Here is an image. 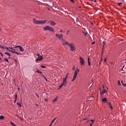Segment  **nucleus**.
Masks as SVG:
<instances>
[{
  "instance_id": "obj_1",
  "label": "nucleus",
  "mask_w": 126,
  "mask_h": 126,
  "mask_svg": "<svg viewBox=\"0 0 126 126\" xmlns=\"http://www.w3.org/2000/svg\"><path fill=\"white\" fill-rule=\"evenodd\" d=\"M33 22L36 25H42L45 24L47 22V20H38L36 19H33Z\"/></svg>"
},
{
  "instance_id": "obj_2",
  "label": "nucleus",
  "mask_w": 126,
  "mask_h": 126,
  "mask_svg": "<svg viewBox=\"0 0 126 126\" xmlns=\"http://www.w3.org/2000/svg\"><path fill=\"white\" fill-rule=\"evenodd\" d=\"M78 72H79V69H76L75 70L74 75H73V78L72 79V82H73L75 80V79H76V77H77V74Z\"/></svg>"
},
{
  "instance_id": "obj_3",
  "label": "nucleus",
  "mask_w": 126,
  "mask_h": 126,
  "mask_svg": "<svg viewBox=\"0 0 126 126\" xmlns=\"http://www.w3.org/2000/svg\"><path fill=\"white\" fill-rule=\"evenodd\" d=\"M43 29H44V31H51V32H54V29H53L52 27H51L48 26L43 27Z\"/></svg>"
},
{
  "instance_id": "obj_4",
  "label": "nucleus",
  "mask_w": 126,
  "mask_h": 126,
  "mask_svg": "<svg viewBox=\"0 0 126 126\" xmlns=\"http://www.w3.org/2000/svg\"><path fill=\"white\" fill-rule=\"evenodd\" d=\"M55 36L56 37V38H58L60 40H61V41H62V40L63 39V34H56Z\"/></svg>"
},
{
  "instance_id": "obj_5",
  "label": "nucleus",
  "mask_w": 126,
  "mask_h": 126,
  "mask_svg": "<svg viewBox=\"0 0 126 126\" xmlns=\"http://www.w3.org/2000/svg\"><path fill=\"white\" fill-rule=\"evenodd\" d=\"M68 46L70 47L71 51L73 52L75 51V46H74L72 43H69Z\"/></svg>"
},
{
  "instance_id": "obj_6",
  "label": "nucleus",
  "mask_w": 126,
  "mask_h": 126,
  "mask_svg": "<svg viewBox=\"0 0 126 126\" xmlns=\"http://www.w3.org/2000/svg\"><path fill=\"white\" fill-rule=\"evenodd\" d=\"M61 42L63 46H65L66 45H67L68 46L69 44V43L68 42H67V41H65V40L64 39H61Z\"/></svg>"
},
{
  "instance_id": "obj_7",
  "label": "nucleus",
  "mask_w": 126,
  "mask_h": 126,
  "mask_svg": "<svg viewBox=\"0 0 126 126\" xmlns=\"http://www.w3.org/2000/svg\"><path fill=\"white\" fill-rule=\"evenodd\" d=\"M79 59H80V64L81 65H84L85 64V61H84V59L82 57L80 56Z\"/></svg>"
},
{
  "instance_id": "obj_8",
  "label": "nucleus",
  "mask_w": 126,
  "mask_h": 126,
  "mask_svg": "<svg viewBox=\"0 0 126 126\" xmlns=\"http://www.w3.org/2000/svg\"><path fill=\"white\" fill-rule=\"evenodd\" d=\"M19 48L21 52H24V51H25L24 49L21 46L18 45V46L14 47V48Z\"/></svg>"
},
{
  "instance_id": "obj_9",
  "label": "nucleus",
  "mask_w": 126,
  "mask_h": 126,
  "mask_svg": "<svg viewBox=\"0 0 126 126\" xmlns=\"http://www.w3.org/2000/svg\"><path fill=\"white\" fill-rule=\"evenodd\" d=\"M43 57L42 56H39L36 60V62H38V61H41L43 60Z\"/></svg>"
},
{
  "instance_id": "obj_10",
  "label": "nucleus",
  "mask_w": 126,
  "mask_h": 126,
  "mask_svg": "<svg viewBox=\"0 0 126 126\" xmlns=\"http://www.w3.org/2000/svg\"><path fill=\"white\" fill-rule=\"evenodd\" d=\"M66 84V82L64 81L63 80V82L62 83V84L59 86V88H58V90L61 89L63 87V85H65Z\"/></svg>"
},
{
  "instance_id": "obj_11",
  "label": "nucleus",
  "mask_w": 126,
  "mask_h": 126,
  "mask_svg": "<svg viewBox=\"0 0 126 126\" xmlns=\"http://www.w3.org/2000/svg\"><path fill=\"white\" fill-rule=\"evenodd\" d=\"M49 23H50V25H51L52 26H56V23H55V22H54L53 21H50L49 22Z\"/></svg>"
},
{
  "instance_id": "obj_12",
  "label": "nucleus",
  "mask_w": 126,
  "mask_h": 126,
  "mask_svg": "<svg viewBox=\"0 0 126 126\" xmlns=\"http://www.w3.org/2000/svg\"><path fill=\"white\" fill-rule=\"evenodd\" d=\"M94 120H91V121H90V120H88V121H87V122L88 123H91V124H90V126H92V125H93V123H94Z\"/></svg>"
},
{
  "instance_id": "obj_13",
  "label": "nucleus",
  "mask_w": 126,
  "mask_h": 126,
  "mask_svg": "<svg viewBox=\"0 0 126 126\" xmlns=\"http://www.w3.org/2000/svg\"><path fill=\"white\" fill-rule=\"evenodd\" d=\"M17 99H18V94H16L15 95L14 102H17Z\"/></svg>"
},
{
  "instance_id": "obj_14",
  "label": "nucleus",
  "mask_w": 126,
  "mask_h": 126,
  "mask_svg": "<svg viewBox=\"0 0 126 126\" xmlns=\"http://www.w3.org/2000/svg\"><path fill=\"white\" fill-rule=\"evenodd\" d=\"M68 75V73H67V74L66 75L65 77L63 79V81L66 82V79H67Z\"/></svg>"
},
{
  "instance_id": "obj_15",
  "label": "nucleus",
  "mask_w": 126,
  "mask_h": 126,
  "mask_svg": "<svg viewBox=\"0 0 126 126\" xmlns=\"http://www.w3.org/2000/svg\"><path fill=\"white\" fill-rule=\"evenodd\" d=\"M107 91L105 90V89H104L103 91H100V94H104L105 93H107Z\"/></svg>"
},
{
  "instance_id": "obj_16",
  "label": "nucleus",
  "mask_w": 126,
  "mask_h": 126,
  "mask_svg": "<svg viewBox=\"0 0 126 126\" xmlns=\"http://www.w3.org/2000/svg\"><path fill=\"white\" fill-rule=\"evenodd\" d=\"M107 99L106 98L104 97V98H102V101L103 102H107Z\"/></svg>"
},
{
  "instance_id": "obj_17",
  "label": "nucleus",
  "mask_w": 126,
  "mask_h": 126,
  "mask_svg": "<svg viewBox=\"0 0 126 126\" xmlns=\"http://www.w3.org/2000/svg\"><path fill=\"white\" fill-rule=\"evenodd\" d=\"M57 101H58V97H55V98H54V99L53 100V102L54 103L57 102Z\"/></svg>"
},
{
  "instance_id": "obj_18",
  "label": "nucleus",
  "mask_w": 126,
  "mask_h": 126,
  "mask_svg": "<svg viewBox=\"0 0 126 126\" xmlns=\"http://www.w3.org/2000/svg\"><path fill=\"white\" fill-rule=\"evenodd\" d=\"M4 116H3V115H0V120H4Z\"/></svg>"
},
{
  "instance_id": "obj_19",
  "label": "nucleus",
  "mask_w": 126,
  "mask_h": 126,
  "mask_svg": "<svg viewBox=\"0 0 126 126\" xmlns=\"http://www.w3.org/2000/svg\"><path fill=\"white\" fill-rule=\"evenodd\" d=\"M17 105L18 106H19L20 107H22V105L21 103H20V102H17Z\"/></svg>"
},
{
  "instance_id": "obj_20",
  "label": "nucleus",
  "mask_w": 126,
  "mask_h": 126,
  "mask_svg": "<svg viewBox=\"0 0 126 126\" xmlns=\"http://www.w3.org/2000/svg\"><path fill=\"white\" fill-rule=\"evenodd\" d=\"M36 72H37V73H39L41 74H43V72H41V71H40L39 69H37V70H36Z\"/></svg>"
},
{
  "instance_id": "obj_21",
  "label": "nucleus",
  "mask_w": 126,
  "mask_h": 126,
  "mask_svg": "<svg viewBox=\"0 0 126 126\" xmlns=\"http://www.w3.org/2000/svg\"><path fill=\"white\" fill-rule=\"evenodd\" d=\"M10 124L12 126H17V125H15V124L12 122V121H10Z\"/></svg>"
},
{
  "instance_id": "obj_22",
  "label": "nucleus",
  "mask_w": 126,
  "mask_h": 126,
  "mask_svg": "<svg viewBox=\"0 0 126 126\" xmlns=\"http://www.w3.org/2000/svg\"><path fill=\"white\" fill-rule=\"evenodd\" d=\"M88 65H89V66H91V63H90V62L89 57H88Z\"/></svg>"
},
{
  "instance_id": "obj_23",
  "label": "nucleus",
  "mask_w": 126,
  "mask_h": 126,
  "mask_svg": "<svg viewBox=\"0 0 126 126\" xmlns=\"http://www.w3.org/2000/svg\"><path fill=\"white\" fill-rule=\"evenodd\" d=\"M56 119H57V117H55V118L53 120H52V124H53V123H54V122H55V121H56Z\"/></svg>"
},
{
  "instance_id": "obj_24",
  "label": "nucleus",
  "mask_w": 126,
  "mask_h": 126,
  "mask_svg": "<svg viewBox=\"0 0 126 126\" xmlns=\"http://www.w3.org/2000/svg\"><path fill=\"white\" fill-rule=\"evenodd\" d=\"M109 105L110 106V108L111 109V110H112L113 109V106H112L110 103H109Z\"/></svg>"
},
{
  "instance_id": "obj_25",
  "label": "nucleus",
  "mask_w": 126,
  "mask_h": 126,
  "mask_svg": "<svg viewBox=\"0 0 126 126\" xmlns=\"http://www.w3.org/2000/svg\"><path fill=\"white\" fill-rule=\"evenodd\" d=\"M123 4V3L122 2H119L118 3V6H120L121 5H122Z\"/></svg>"
},
{
  "instance_id": "obj_26",
  "label": "nucleus",
  "mask_w": 126,
  "mask_h": 126,
  "mask_svg": "<svg viewBox=\"0 0 126 126\" xmlns=\"http://www.w3.org/2000/svg\"><path fill=\"white\" fill-rule=\"evenodd\" d=\"M42 76L45 79L46 81V82H48V80H47V78H46V77H45L44 75H42Z\"/></svg>"
},
{
  "instance_id": "obj_27",
  "label": "nucleus",
  "mask_w": 126,
  "mask_h": 126,
  "mask_svg": "<svg viewBox=\"0 0 126 126\" xmlns=\"http://www.w3.org/2000/svg\"><path fill=\"white\" fill-rule=\"evenodd\" d=\"M10 52H11L12 53L15 54L16 53V51H13V50H11V51H10Z\"/></svg>"
},
{
  "instance_id": "obj_28",
  "label": "nucleus",
  "mask_w": 126,
  "mask_h": 126,
  "mask_svg": "<svg viewBox=\"0 0 126 126\" xmlns=\"http://www.w3.org/2000/svg\"><path fill=\"white\" fill-rule=\"evenodd\" d=\"M41 67L42 68H46V66L41 65Z\"/></svg>"
},
{
  "instance_id": "obj_29",
  "label": "nucleus",
  "mask_w": 126,
  "mask_h": 126,
  "mask_svg": "<svg viewBox=\"0 0 126 126\" xmlns=\"http://www.w3.org/2000/svg\"><path fill=\"white\" fill-rule=\"evenodd\" d=\"M16 54L18 55H21V54L20 53H18L16 51V53H15Z\"/></svg>"
},
{
  "instance_id": "obj_30",
  "label": "nucleus",
  "mask_w": 126,
  "mask_h": 126,
  "mask_svg": "<svg viewBox=\"0 0 126 126\" xmlns=\"http://www.w3.org/2000/svg\"><path fill=\"white\" fill-rule=\"evenodd\" d=\"M4 60H5L6 62H7V63H9V61H8V59L5 58V59H4Z\"/></svg>"
},
{
  "instance_id": "obj_31",
  "label": "nucleus",
  "mask_w": 126,
  "mask_h": 126,
  "mask_svg": "<svg viewBox=\"0 0 126 126\" xmlns=\"http://www.w3.org/2000/svg\"><path fill=\"white\" fill-rule=\"evenodd\" d=\"M105 43H106L105 41H103V47H104V45H105Z\"/></svg>"
},
{
  "instance_id": "obj_32",
  "label": "nucleus",
  "mask_w": 126,
  "mask_h": 126,
  "mask_svg": "<svg viewBox=\"0 0 126 126\" xmlns=\"http://www.w3.org/2000/svg\"><path fill=\"white\" fill-rule=\"evenodd\" d=\"M120 85H121L120 81L119 80L118 81V86H120Z\"/></svg>"
},
{
  "instance_id": "obj_33",
  "label": "nucleus",
  "mask_w": 126,
  "mask_h": 126,
  "mask_svg": "<svg viewBox=\"0 0 126 126\" xmlns=\"http://www.w3.org/2000/svg\"><path fill=\"white\" fill-rule=\"evenodd\" d=\"M75 69V66H74L72 68V70H74Z\"/></svg>"
},
{
  "instance_id": "obj_34",
  "label": "nucleus",
  "mask_w": 126,
  "mask_h": 126,
  "mask_svg": "<svg viewBox=\"0 0 126 126\" xmlns=\"http://www.w3.org/2000/svg\"><path fill=\"white\" fill-rule=\"evenodd\" d=\"M4 54H5V55H9V53H8V52H5L4 53Z\"/></svg>"
},
{
  "instance_id": "obj_35",
  "label": "nucleus",
  "mask_w": 126,
  "mask_h": 126,
  "mask_svg": "<svg viewBox=\"0 0 126 126\" xmlns=\"http://www.w3.org/2000/svg\"><path fill=\"white\" fill-rule=\"evenodd\" d=\"M0 54L1 57H3V55L2 54V53L0 52Z\"/></svg>"
},
{
  "instance_id": "obj_36",
  "label": "nucleus",
  "mask_w": 126,
  "mask_h": 126,
  "mask_svg": "<svg viewBox=\"0 0 126 126\" xmlns=\"http://www.w3.org/2000/svg\"><path fill=\"white\" fill-rule=\"evenodd\" d=\"M123 85L124 87H126V84H123Z\"/></svg>"
},
{
  "instance_id": "obj_37",
  "label": "nucleus",
  "mask_w": 126,
  "mask_h": 126,
  "mask_svg": "<svg viewBox=\"0 0 126 126\" xmlns=\"http://www.w3.org/2000/svg\"><path fill=\"white\" fill-rule=\"evenodd\" d=\"M4 49L7 50L8 51L9 50V48L8 47H5Z\"/></svg>"
},
{
  "instance_id": "obj_38",
  "label": "nucleus",
  "mask_w": 126,
  "mask_h": 126,
  "mask_svg": "<svg viewBox=\"0 0 126 126\" xmlns=\"http://www.w3.org/2000/svg\"><path fill=\"white\" fill-rule=\"evenodd\" d=\"M35 95H36L38 97H39V96L38 95V94L37 93L35 94Z\"/></svg>"
},
{
  "instance_id": "obj_39",
  "label": "nucleus",
  "mask_w": 126,
  "mask_h": 126,
  "mask_svg": "<svg viewBox=\"0 0 126 126\" xmlns=\"http://www.w3.org/2000/svg\"><path fill=\"white\" fill-rule=\"evenodd\" d=\"M1 48H2V49H5V47H4V46H1Z\"/></svg>"
},
{
  "instance_id": "obj_40",
  "label": "nucleus",
  "mask_w": 126,
  "mask_h": 126,
  "mask_svg": "<svg viewBox=\"0 0 126 126\" xmlns=\"http://www.w3.org/2000/svg\"><path fill=\"white\" fill-rule=\"evenodd\" d=\"M70 1L73 2V3H74V0H70Z\"/></svg>"
},
{
  "instance_id": "obj_41",
  "label": "nucleus",
  "mask_w": 126,
  "mask_h": 126,
  "mask_svg": "<svg viewBox=\"0 0 126 126\" xmlns=\"http://www.w3.org/2000/svg\"><path fill=\"white\" fill-rule=\"evenodd\" d=\"M12 50H13V51H14V52H16V50L15 49H12Z\"/></svg>"
},
{
  "instance_id": "obj_42",
  "label": "nucleus",
  "mask_w": 126,
  "mask_h": 126,
  "mask_svg": "<svg viewBox=\"0 0 126 126\" xmlns=\"http://www.w3.org/2000/svg\"><path fill=\"white\" fill-rule=\"evenodd\" d=\"M37 55L38 56V57H40L41 56L40 54H37Z\"/></svg>"
},
{
  "instance_id": "obj_43",
  "label": "nucleus",
  "mask_w": 126,
  "mask_h": 126,
  "mask_svg": "<svg viewBox=\"0 0 126 126\" xmlns=\"http://www.w3.org/2000/svg\"><path fill=\"white\" fill-rule=\"evenodd\" d=\"M9 49H11V50L13 49L12 47H9Z\"/></svg>"
},
{
  "instance_id": "obj_44",
  "label": "nucleus",
  "mask_w": 126,
  "mask_h": 126,
  "mask_svg": "<svg viewBox=\"0 0 126 126\" xmlns=\"http://www.w3.org/2000/svg\"><path fill=\"white\" fill-rule=\"evenodd\" d=\"M84 34H85V35L86 36L87 34H88V32H85V33H84Z\"/></svg>"
},
{
  "instance_id": "obj_45",
  "label": "nucleus",
  "mask_w": 126,
  "mask_h": 126,
  "mask_svg": "<svg viewBox=\"0 0 126 126\" xmlns=\"http://www.w3.org/2000/svg\"><path fill=\"white\" fill-rule=\"evenodd\" d=\"M95 44V42H92V45H94Z\"/></svg>"
},
{
  "instance_id": "obj_46",
  "label": "nucleus",
  "mask_w": 126,
  "mask_h": 126,
  "mask_svg": "<svg viewBox=\"0 0 126 126\" xmlns=\"http://www.w3.org/2000/svg\"><path fill=\"white\" fill-rule=\"evenodd\" d=\"M69 32V31H67V34H68V32Z\"/></svg>"
},
{
  "instance_id": "obj_47",
  "label": "nucleus",
  "mask_w": 126,
  "mask_h": 126,
  "mask_svg": "<svg viewBox=\"0 0 126 126\" xmlns=\"http://www.w3.org/2000/svg\"><path fill=\"white\" fill-rule=\"evenodd\" d=\"M19 118H20V119H21L22 121L23 120V118H21V117H19Z\"/></svg>"
},
{
  "instance_id": "obj_48",
  "label": "nucleus",
  "mask_w": 126,
  "mask_h": 126,
  "mask_svg": "<svg viewBox=\"0 0 126 126\" xmlns=\"http://www.w3.org/2000/svg\"><path fill=\"white\" fill-rule=\"evenodd\" d=\"M104 62H106V58L104 59Z\"/></svg>"
},
{
  "instance_id": "obj_49",
  "label": "nucleus",
  "mask_w": 126,
  "mask_h": 126,
  "mask_svg": "<svg viewBox=\"0 0 126 126\" xmlns=\"http://www.w3.org/2000/svg\"><path fill=\"white\" fill-rule=\"evenodd\" d=\"M52 125H53V123H52V122H51V124L49 126H52Z\"/></svg>"
},
{
  "instance_id": "obj_50",
  "label": "nucleus",
  "mask_w": 126,
  "mask_h": 126,
  "mask_svg": "<svg viewBox=\"0 0 126 126\" xmlns=\"http://www.w3.org/2000/svg\"><path fill=\"white\" fill-rule=\"evenodd\" d=\"M18 90L19 91H20V88H18Z\"/></svg>"
},
{
  "instance_id": "obj_51",
  "label": "nucleus",
  "mask_w": 126,
  "mask_h": 126,
  "mask_svg": "<svg viewBox=\"0 0 126 126\" xmlns=\"http://www.w3.org/2000/svg\"><path fill=\"white\" fill-rule=\"evenodd\" d=\"M8 55L9 56H11V54H9V53H8Z\"/></svg>"
},
{
  "instance_id": "obj_52",
  "label": "nucleus",
  "mask_w": 126,
  "mask_h": 126,
  "mask_svg": "<svg viewBox=\"0 0 126 126\" xmlns=\"http://www.w3.org/2000/svg\"><path fill=\"white\" fill-rule=\"evenodd\" d=\"M8 51L11 52V51H12V50L9 49V50H8Z\"/></svg>"
},
{
  "instance_id": "obj_53",
  "label": "nucleus",
  "mask_w": 126,
  "mask_h": 126,
  "mask_svg": "<svg viewBox=\"0 0 126 126\" xmlns=\"http://www.w3.org/2000/svg\"><path fill=\"white\" fill-rule=\"evenodd\" d=\"M121 83H122V85H123V84H124L123 81H121Z\"/></svg>"
},
{
  "instance_id": "obj_54",
  "label": "nucleus",
  "mask_w": 126,
  "mask_h": 126,
  "mask_svg": "<svg viewBox=\"0 0 126 126\" xmlns=\"http://www.w3.org/2000/svg\"><path fill=\"white\" fill-rule=\"evenodd\" d=\"M63 32V30H60V32Z\"/></svg>"
},
{
  "instance_id": "obj_55",
  "label": "nucleus",
  "mask_w": 126,
  "mask_h": 126,
  "mask_svg": "<svg viewBox=\"0 0 126 126\" xmlns=\"http://www.w3.org/2000/svg\"><path fill=\"white\" fill-rule=\"evenodd\" d=\"M45 101H48V99H45Z\"/></svg>"
},
{
  "instance_id": "obj_56",
  "label": "nucleus",
  "mask_w": 126,
  "mask_h": 126,
  "mask_svg": "<svg viewBox=\"0 0 126 126\" xmlns=\"http://www.w3.org/2000/svg\"><path fill=\"white\" fill-rule=\"evenodd\" d=\"M2 45L1 44H0V48H1Z\"/></svg>"
},
{
  "instance_id": "obj_57",
  "label": "nucleus",
  "mask_w": 126,
  "mask_h": 126,
  "mask_svg": "<svg viewBox=\"0 0 126 126\" xmlns=\"http://www.w3.org/2000/svg\"><path fill=\"white\" fill-rule=\"evenodd\" d=\"M84 120H87V118H85L83 119Z\"/></svg>"
},
{
  "instance_id": "obj_58",
  "label": "nucleus",
  "mask_w": 126,
  "mask_h": 126,
  "mask_svg": "<svg viewBox=\"0 0 126 126\" xmlns=\"http://www.w3.org/2000/svg\"><path fill=\"white\" fill-rule=\"evenodd\" d=\"M36 106H39V104H36Z\"/></svg>"
},
{
  "instance_id": "obj_59",
  "label": "nucleus",
  "mask_w": 126,
  "mask_h": 126,
  "mask_svg": "<svg viewBox=\"0 0 126 126\" xmlns=\"http://www.w3.org/2000/svg\"><path fill=\"white\" fill-rule=\"evenodd\" d=\"M94 2H96V0H94Z\"/></svg>"
},
{
  "instance_id": "obj_60",
  "label": "nucleus",
  "mask_w": 126,
  "mask_h": 126,
  "mask_svg": "<svg viewBox=\"0 0 126 126\" xmlns=\"http://www.w3.org/2000/svg\"><path fill=\"white\" fill-rule=\"evenodd\" d=\"M15 62H17V60H15Z\"/></svg>"
},
{
  "instance_id": "obj_61",
  "label": "nucleus",
  "mask_w": 126,
  "mask_h": 126,
  "mask_svg": "<svg viewBox=\"0 0 126 126\" xmlns=\"http://www.w3.org/2000/svg\"><path fill=\"white\" fill-rule=\"evenodd\" d=\"M124 67H125V66L124 65L122 68H124Z\"/></svg>"
},
{
  "instance_id": "obj_62",
  "label": "nucleus",
  "mask_w": 126,
  "mask_h": 126,
  "mask_svg": "<svg viewBox=\"0 0 126 126\" xmlns=\"http://www.w3.org/2000/svg\"><path fill=\"white\" fill-rule=\"evenodd\" d=\"M90 1H93V0H90Z\"/></svg>"
},
{
  "instance_id": "obj_63",
  "label": "nucleus",
  "mask_w": 126,
  "mask_h": 126,
  "mask_svg": "<svg viewBox=\"0 0 126 126\" xmlns=\"http://www.w3.org/2000/svg\"><path fill=\"white\" fill-rule=\"evenodd\" d=\"M123 68H122V71H123Z\"/></svg>"
},
{
  "instance_id": "obj_64",
  "label": "nucleus",
  "mask_w": 126,
  "mask_h": 126,
  "mask_svg": "<svg viewBox=\"0 0 126 126\" xmlns=\"http://www.w3.org/2000/svg\"><path fill=\"white\" fill-rule=\"evenodd\" d=\"M49 126H51V125H49Z\"/></svg>"
}]
</instances>
